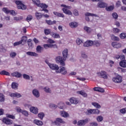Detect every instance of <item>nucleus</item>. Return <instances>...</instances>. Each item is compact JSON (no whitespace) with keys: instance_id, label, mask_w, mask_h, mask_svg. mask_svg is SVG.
Segmentation results:
<instances>
[{"instance_id":"nucleus-1","label":"nucleus","mask_w":126,"mask_h":126,"mask_svg":"<svg viewBox=\"0 0 126 126\" xmlns=\"http://www.w3.org/2000/svg\"><path fill=\"white\" fill-rule=\"evenodd\" d=\"M63 57L62 56H58L56 58V62L58 63H60L61 65L64 66L65 63L64 61H66L67 59V56H68V50L65 49L62 52Z\"/></svg>"},{"instance_id":"nucleus-2","label":"nucleus","mask_w":126,"mask_h":126,"mask_svg":"<svg viewBox=\"0 0 126 126\" xmlns=\"http://www.w3.org/2000/svg\"><path fill=\"white\" fill-rule=\"evenodd\" d=\"M50 68L52 70H55L57 73H62V74H66V70L64 67H59V66L56 64H51Z\"/></svg>"},{"instance_id":"nucleus-3","label":"nucleus","mask_w":126,"mask_h":126,"mask_svg":"<svg viewBox=\"0 0 126 126\" xmlns=\"http://www.w3.org/2000/svg\"><path fill=\"white\" fill-rule=\"evenodd\" d=\"M15 3L17 5L18 9H22L23 10L26 9V5L23 3L22 1L16 0Z\"/></svg>"},{"instance_id":"nucleus-4","label":"nucleus","mask_w":126,"mask_h":126,"mask_svg":"<svg viewBox=\"0 0 126 126\" xmlns=\"http://www.w3.org/2000/svg\"><path fill=\"white\" fill-rule=\"evenodd\" d=\"M97 74L98 76H101L104 79H107L108 78V75H107V72L105 71H101L100 72H97Z\"/></svg>"},{"instance_id":"nucleus-5","label":"nucleus","mask_w":126,"mask_h":126,"mask_svg":"<svg viewBox=\"0 0 126 126\" xmlns=\"http://www.w3.org/2000/svg\"><path fill=\"white\" fill-rule=\"evenodd\" d=\"M93 46V41L91 40H87L83 44V47L86 48H89V47H92Z\"/></svg>"},{"instance_id":"nucleus-6","label":"nucleus","mask_w":126,"mask_h":126,"mask_svg":"<svg viewBox=\"0 0 126 126\" xmlns=\"http://www.w3.org/2000/svg\"><path fill=\"white\" fill-rule=\"evenodd\" d=\"M112 80L116 83H121L122 81V77L121 76H117V77H114Z\"/></svg>"},{"instance_id":"nucleus-7","label":"nucleus","mask_w":126,"mask_h":126,"mask_svg":"<svg viewBox=\"0 0 126 126\" xmlns=\"http://www.w3.org/2000/svg\"><path fill=\"white\" fill-rule=\"evenodd\" d=\"M114 59H116V60H121V61H126V56L124 54H122L121 55H116L114 57Z\"/></svg>"},{"instance_id":"nucleus-8","label":"nucleus","mask_w":126,"mask_h":126,"mask_svg":"<svg viewBox=\"0 0 126 126\" xmlns=\"http://www.w3.org/2000/svg\"><path fill=\"white\" fill-rule=\"evenodd\" d=\"M88 123V119H84V120H81L78 122L77 123V126H85L86 124Z\"/></svg>"},{"instance_id":"nucleus-9","label":"nucleus","mask_w":126,"mask_h":126,"mask_svg":"<svg viewBox=\"0 0 126 126\" xmlns=\"http://www.w3.org/2000/svg\"><path fill=\"white\" fill-rule=\"evenodd\" d=\"M85 16L86 21H90V19H89V17L88 16H95V17H97V15L93 13H90L89 12L86 13Z\"/></svg>"},{"instance_id":"nucleus-10","label":"nucleus","mask_w":126,"mask_h":126,"mask_svg":"<svg viewBox=\"0 0 126 126\" xmlns=\"http://www.w3.org/2000/svg\"><path fill=\"white\" fill-rule=\"evenodd\" d=\"M97 5L98 7H100V8H105V7H107L108 4L103 1H99Z\"/></svg>"},{"instance_id":"nucleus-11","label":"nucleus","mask_w":126,"mask_h":126,"mask_svg":"<svg viewBox=\"0 0 126 126\" xmlns=\"http://www.w3.org/2000/svg\"><path fill=\"white\" fill-rule=\"evenodd\" d=\"M3 123L6 125H12V120L9 119L8 118H4L2 120Z\"/></svg>"},{"instance_id":"nucleus-12","label":"nucleus","mask_w":126,"mask_h":126,"mask_svg":"<svg viewBox=\"0 0 126 126\" xmlns=\"http://www.w3.org/2000/svg\"><path fill=\"white\" fill-rule=\"evenodd\" d=\"M32 94L36 98H39V97H40V93H39V91L37 89L32 90Z\"/></svg>"},{"instance_id":"nucleus-13","label":"nucleus","mask_w":126,"mask_h":126,"mask_svg":"<svg viewBox=\"0 0 126 126\" xmlns=\"http://www.w3.org/2000/svg\"><path fill=\"white\" fill-rule=\"evenodd\" d=\"M30 112L37 115L38 114V108L36 107H31L30 109Z\"/></svg>"},{"instance_id":"nucleus-14","label":"nucleus","mask_w":126,"mask_h":126,"mask_svg":"<svg viewBox=\"0 0 126 126\" xmlns=\"http://www.w3.org/2000/svg\"><path fill=\"white\" fill-rule=\"evenodd\" d=\"M61 116L63 117V118H69V114L64 111H60Z\"/></svg>"},{"instance_id":"nucleus-15","label":"nucleus","mask_w":126,"mask_h":126,"mask_svg":"<svg viewBox=\"0 0 126 126\" xmlns=\"http://www.w3.org/2000/svg\"><path fill=\"white\" fill-rule=\"evenodd\" d=\"M112 46H113L114 48H116V49H119V48H121L122 47V44L117 42H113L112 43Z\"/></svg>"},{"instance_id":"nucleus-16","label":"nucleus","mask_w":126,"mask_h":126,"mask_svg":"<svg viewBox=\"0 0 126 126\" xmlns=\"http://www.w3.org/2000/svg\"><path fill=\"white\" fill-rule=\"evenodd\" d=\"M27 56H30L31 57H38V54L35 52H33L31 51H29L26 53Z\"/></svg>"},{"instance_id":"nucleus-17","label":"nucleus","mask_w":126,"mask_h":126,"mask_svg":"<svg viewBox=\"0 0 126 126\" xmlns=\"http://www.w3.org/2000/svg\"><path fill=\"white\" fill-rule=\"evenodd\" d=\"M62 10L65 14H67L68 15H72V12L70 11V10L65 9V8H63Z\"/></svg>"},{"instance_id":"nucleus-18","label":"nucleus","mask_w":126,"mask_h":126,"mask_svg":"<svg viewBox=\"0 0 126 126\" xmlns=\"http://www.w3.org/2000/svg\"><path fill=\"white\" fill-rule=\"evenodd\" d=\"M77 94H80V95H81L83 96V97H84L85 98H87V94L84 92V91H79L77 92Z\"/></svg>"},{"instance_id":"nucleus-19","label":"nucleus","mask_w":126,"mask_h":126,"mask_svg":"<svg viewBox=\"0 0 126 126\" xmlns=\"http://www.w3.org/2000/svg\"><path fill=\"white\" fill-rule=\"evenodd\" d=\"M53 14L54 15H56V16H57L58 17H62V18H63L64 17V14L63 13H59L58 12H53Z\"/></svg>"},{"instance_id":"nucleus-20","label":"nucleus","mask_w":126,"mask_h":126,"mask_svg":"<svg viewBox=\"0 0 126 126\" xmlns=\"http://www.w3.org/2000/svg\"><path fill=\"white\" fill-rule=\"evenodd\" d=\"M70 103H71V104H75V105H76V104H78V100H77V99L74 98V97H72L69 100Z\"/></svg>"},{"instance_id":"nucleus-21","label":"nucleus","mask_w":126,"mask_h":126,"mask_svg":"<svg viewBox=\"0 0 126 126\" xmlns=\"http://www.w3.org/2000/svg\"><path fill=\"white\" fill-rule=\"evenodd\" d=\"M58 123H60L61 124H65V122L63 120L62 118H57L55 121V124L56 125H59Z\"/></svg>"},{"instance_id":"nucleus-22","label":"nucleus","mask_w":126,"mask_h":126,"mask_svg":"<svg viewBox=\"0 0 126 126\" xmlns=\"http://www.w3.org/2000/svg\"><path fill=\"white\" fill-rule=\"evenodd\" d=\"M12 76H14L15 77H17L18 78H19L21 77V76L22 74L21 73L18 72H15L12 73Z\"/></svg>"},{"instance_id":"nucleus-23","label":"nucleus","mask_w":126,"mask_h":126,"mask_svg":"<svg viewBox=\"0 0 126 126\" xmlns=\"http://www.w3.org/2000/svg\"><path fill=\"white\" fill-rule=\"evenodd\" d=\"M27 44L29 49H32L33 48V43H32V39H29L27 41Z\"/></svg>"},{"instance_id":"nucleus-24","label":"nucleus","mask_w":126,"mask_h":126,"mask_svg":"<svg viewBox=\"0 0 126 126\" xmlns=\"http://www.w3.org/2000/svg\"><path fill=\"white\" fill-rule=\"evenodd\" d=\"M84 30L87 33H91L92 32V29H91L90 27H87V26H85L84 27Z\"/></svg>"},{"instance_id":"nucleus-25","label":"nucleus","mask_w":126,"mask_h":126,"mask_svg":"<svg viewBox=\"0 0 126 126\" xmlns=\"http://www.w3.org/2000/svg\"><path fill=\"white\" fill-rule=\"evenodd\" d=\"M33 123L37 126H43V122L40 120H35Z\"/></svg>"},{"instance_id":"nucleus-26","label":"nucleus","mask_w":126,"mask_h":126,"mask_svg":"<svg viewBox=\"0 0 126 126\" xmlns=\"http://www.w3.org/2000/svg\"><path fill=\"white\" fill-rule=\"evenodd\" d=\"M45 21H46L47 24H48V25H53L56 24L57 23V21H52L51 20H46Z\"/></svg>"},{"instance_id":"nucleus-27","label":"nucleus","mask_w":126,"mask_h":126,"mask_svg":"<svg viewBox=\"0 0 126 126\" xmlns=\"http://www.w3.org/2000/svg\"><path fill=\"white\" fill-rule=\"evenodd\" d=\"M58 108L61 109V110H63L64 109V103L63 102H60L58 105Z\"/></svg>"},{"instance_id":"nucleus-28","label":"nucleus","mask_w":126,"mask_h":126,"mask_svg":"<svg viewBox=\"0 0 126 126\" xmlns=\"http://www.w3.org/2000/svg\"><path fill=\"white\" fill-rule=\"evenodd\" d=\"M35 16L37 19H41L42 17H43V14L39 13V12H36L35 13Z\"/></svg>"},{"instance_id":"nucleus-29","label":"nucleus","mask_w":126,"mask_h":126,"mask_svg":"<svg viewBox=\"0 0 126 126\" xmlns=\"http://www.w3.org/2000/svg\"><path fill=\"white\" fill-rule=\"evenodd\" d=\"M69 26L71 28H76L78 26L77 23L75 22H72L69 24Z\"/></svg>"},{"instance_id":"nucleus-30","label":"nucleus","mask_w":126,"mask_h":126,"mask_svg":"<svg viewBox=\"0 0 126 126\" xmlns=\"http://www.w3.org/2000/svg\"><path fill=\"white\" fill-rule=\"evenodd\" d=\"M120 65L122 67H126V60L121 61L120 62Z\"/></svg>"},{"instance_id":"nucleus-31","label":"nucleus","mask_w":126,"mask_h":126,"mask_svg":"<svg viewBox=\"0 0 126 126\" xmlns=\"http://www.w3.org/2000/svg\"><path fill=\"white\" fill-rule=\"evenodd\" d=\"M93 45H94V46L99 47L100 46H101V42L98 40L94 41Z\"/></svg>"},{"instance_id":"nucleus-32","label":"nucleus","mask_w":126,"mask_h":126,"mask_svg":"<svg viewBox=\"0 0 126 126\" xmlns=\"http://www.w3.org/2000/svg\"><path fill=\"white\" fill-rule=\"evenodd\" d=\"M0 74H1V75H10V73L5 70H2V71L0 72Z\"/></svg>"},{"instance_id":"nucleus-33","label":"nucleus","mask_w":126,"mask_h":126,"mask_svg":"<svg viewBox=\"0 0 126 126\" xmlns=\"http://www.w3.org/2000/svg\"><path fill=\"white\" fill-rule=\"evenodd\" d=\"M43 50V47L40 45H38L36 47V50L37 53H42V50Z\"/></svg>"},{"instance_id":"nucleus-34","label":"nucleus","mask_w":126,"mask_h":126,"mask_svg":"<svg viewBox=\"0 0 126 126\" xmlns=\"http://www.w3.org/2000/svg\"><path fill=\"white\" fill-rule=\"evenodd\" d=\"M111 40H113V41H120V38L118 36H115L114 34H112L111 35Z\"/></svg>"},{"instance_id":"nucleus-35","label":"nucleus","mask_w":126,"mask_h":126,"mask_svg":"<svg viewBox=\"0 0 126 126\" xmlns=\"http://www.w3.org/2000/svg\"><path fill=\"white\" fill-rule=\"evenodd\" d=\"M28 37L26 36H23L21 38V40H20V42H21V43H26V41H27Z\"/></svg>"},{"instance_id":"nucleus-36","label":"nucleus","mask_w":126,"mask_h":126,"mask_svg":"<svg viewBox=\"0 0 126 126\" xmlns=\"http://www.w3.org/2000/svg\"><path fill=\"white\" fill-rule=\"evenodd\" d=\"M92 105H93V106H94V107L97 108V109H100V108H101V105H100V104H98L97 102H92Z\"/></svg>"},{"instance_id":"nucleus-37","label":"nucleus","mask_w":126,"mask_h":126,"mask_svg":"<svg viewBox=\"0 0 126 126\" xmlns=\"http://www.w3.org/2000/svg\"><path fill=\"white\" fill-rule=\"evenodd\" d=\"M38 7H41V8H43V9H45L48 8V6L46 4L41 3L38 5Z\"/></svg>"},{"instance_id":"nucleus-38","label":"nucleus","mask_w":126,"mask_h":126,"mask_svg":"<svg viewBox=\"0 0 126 126\" xmlns=\"http://www.w3.org/2000/svg\"><path fill=\"white\" fill-rule=\"evenodd\" d=\"M38 117L39 118V119H40V120H43L44 117H45V114H44L43 112H40L38 113Z\"/></svg>"},{"instance_id":"nucleus-39","label":"nucleus","mask_w":126,"mask_h":126,"mask_svg":"<svg viewBox=\"0 0 126 126\" xmlns=\"http://www.w3.org/2000/svg\"><path fill=\"white\" fill-rule=\"evenodd\" d=\"M44 90L46 93H52V91H51V89H50L48 87H46L44 88Z\"/></svg>"},{"instance_id":"nucleus-40","label":"nucleus","mask_w":126,"mask_h":126,"mask_svg":"<svg viewBox=\"0 0 126 126\" xmlns=\"http://www.w3.org/2000/svg\"><path fill=\"white\" fill-rule=\"evenodd\" d=\"M32 1L35 5H37V6H38L41 3L40 0H32Z\"/></svg>"},{"instance_id":"nucleus-41","label":"nucleus","mask_w":126,"mask_h":126,"mask_svg":"<svg viewBox=\"0 0 126 126\" xmlns=\"http://www.w3.org/2000/svg\"><path fill=\"white\" fill-rule=\"evenodd\" d=\"M81 55L82 58H83V59H87V58L88 57V56H87L86 53L83 51L81 52Z\"/></svg>"},{"instance_id":"nucleus-42","label":"nucleus","mask_w":126,"mask_h":126,"mask_svg":"<svg viewBox=\"0 0 126 126\" xmlns=\"http://www.w3.org/2000/svg\"><path fill=\"white\" fill-rule=\"evenodd\" d=\"M104 120V118L102 117V116H99L96 117V121L99 123L102 122Z\"/></svg>"},{"instance_id":"nucleus-43","label":"nucleus","mask_w":126,"mask_h":126,"mask_svg":"<svg viewBox=\"0 0 126 126\" xmlns=\"http://www.w3.org/2000/svg\"><path fill=\"white\" fill-rule=\"evenodd\" d=\"M4 95L3 94L0 93V102H4Z\"/></svg>"},{"instance_id":"nucleus-44","label":"nucleus","mask_w":126,"mask_h":126,"mask_svg":"<svg viewBox=\"0 0 126 126\" xmlns=\"http://www.w3.org/2000/svg\"><path fill=\"white\" fill-rule=\"evenodd\" d=\"M23 76L24 79H26L27 80H30V76H29V75H27L26 74H24L23 75Z\"/></svg>"},{"instance_id":"nucleus-45","label":"nucleus","mask_w":126,"mask_h":126,"mask_svg":"<svg viewBox=\"0 0 126 126\" xmlns=\"http://www.w3.org/2000/svg\"><path fill=\"white\" fill-rule=\"evenodd\" d=\"M97 115L98 114H100V111L97 109H93V114Z\"/></svg>"},{"instance_id":"nucleus-46","label":"nucleus","mask_w":126,"mask_h":126,"mask_svg":"<svg viewBox=\"0 0 126 126\" xmlns=\"http://www.w3.org/2000/svg\"><path fill=\"white\" fill-rule=\"evenodd\" d=\"M18 87V84H17L16 83L13 82L12 83V88H13V89H16Z\"/></svg>"},{"instance_id":"nucleus-47","label":"nucleus","mask_w":126,"mask_h":126,"mask_svg":"<svg viewBox=\"0 0 126 126\" xmlns=\"http://www.w3.org/2000/svg\"><path fill=\"white\" fill-rule=\"evenodd\" d=\"M113 9H114V6H108V7H107L106 8V10L107 11H112V10H113Z\"/></svg>"},{"instance_id":"nucleus-48","label":"nucleus","mask_w":126,"mask_h":126,"mask_svg":"<svg viewBox=\"0 0 126 126\" xmlns=\"http://www.w3.org/2000/svg\"><path fill=\"white\" fill-rule=\"evenodd\" d=\"M21 113L23 114V115H24V116L25 117H28V111H26V110H22Z\"/></svg>"},{"instance_id":"nucleus-49","label":"nucleus","mask_w":126,"mask_h":126,"mask_svg":"<svg viewBox=\"0 0 126 126\" xmlns=\"http://www.w3.org/2000/svg\"><path fill=\"white\" fill-rule=\"evenodd\" d=\"M16 53L12 52L10 54V57H11V58H15V57H16Z\"/></svg>"},{"instance_id":"nucleus-50","label":"nucleus","mask_w":126,"mask_h":126,"mask_svg":"<svg viewBox=\"0 0 126 126\" xmlns=\"http://www.w3.org/2000/svg\"><path fill=\"white\" fill-rule=\"evenodd\" d=\"M33 19V17L31 15H29L27 17V21L29 22V21H31L32 19Z\"/></svg>"},{"instance_id":"nucleus-51","label":"nucleus","mask_w":126,"mask_h":126,"mask_svg":"<svg viewBox=\"0 0 126 126\" xmlns=\"http://www.w3.org/2000/svg\"><path fill=\"white\" fill-rule=\"evenodd\" d=\"M73 13L75 16H78L79 15V13H78V11L76 9H75L73 11Z\"/></svg>"},{"instance_id":"nucleus-52","label":"nucleus","mask_w":126,"mask_h":126,"mask_svg":"<svg viewBox=\"0 0 126 126\" xmlns=\"http://www.w3.org/2000/svg\"><path fill=\"white\" fill-rule=\"evenodd\" d=\"M2 11L5 13H6V14H8L9 13V10L7 9V8H3Z\"/></svg>"},{"instance_id":"nucleus-53","label":"nucleus","mask_w":126,"mask_h":126,"mask_svg":"<svg viewBox=\"0 0 126 126\" xmlns=\"http://www.w3.org/2000/svg\"><path fill=\"white\" fill-rule=\"evenodd\" d=\"M90 126H98V123L96 122H93L90 123Z\"/></svg>"},{"instance_id":"nucleus-54","label":"nucleus","mask_w":126,"mask_h":126,"mask_svg":"<svg viewBox=\"0 0 126 126\" xmlns=\"http://www.w3.org/2000/svg\"><path fill=\"white\" fill-rule=\"evenodd\" d=\"M44 33L45 35H49V34H51V30H44Z\"/></svg>"},{"instance_id":"nucleus-55","label":"nucleus","mask_w":126,"mask_h":126,"mask_svg":"<svg viewBox=\"0 0 126 126\" xmlns=\"http://www.w3.org/2000/svg\"><path fill=\"white\" fill-rule=\"evenodd\" d=\"M112 16L114 19H118V15L117 13H113L112 14Z\"/></svg>"},{"instance_id":"nucleus-56","label":"nucleus","mask_w":126,"mask_h":126,"mask_svg":"<svg viewBox=\"0 0 126 126\" xmlns=\"http://www.w3.org/2000/svg\"><path fill=\"white\" fill-rule=\"evenodd\" d=\"M7 118H9V119H12V120H14L15 119V116L14 115H11L10 114H7L6 115Z\"/></svg>"},{"instance_id":"nucleus-57","label":"nucleus","mask_w":126,"mask_h":126,"mask_svg":"<svg viewBox=\"0 0 126 126\" xmlns=\"http://www.w3.org/2000/svg\"><path fill=\"white\" fill-rule=\"evenodd\" d=\"M120 113H121V114H126V108H122V109L120 110Z\"/></svg>"},{"instance_id":"nucleus-58","label":"nucleus","mask_w":126,"mask_h":126,"mask_svg":"<svg viewBox=\"0 0 126 126\" xmlns=\"http://www.w3.org/2000/svg\"><path fill=\"white\" fill-rule=\"evenodd\" d=\"M120 37L121 39H125L126 37V33H122L120 34Z\"/></svg>"},{"instance_id":"nucleus-59","label":"nucleus","mask_w":126,"mask_h":126,"mask_svg":"<svg viewBox=\"0 0 126 126\" xmlns=\"http://www.w3.org/2000/svg\"><path fill=\"white\" fill-rule=\"evenodd\" d=\"M16 110L17 112H18V113H22L23 111L22 109H21V108H20V107H16Z\"/></svg>"},{"instance_id":"nucleus-60","label":"nucleus","mask_w":126,"mask_h":126,"mask_svg":"<svg viewBox=\"0 0 126 126\" xmlns=\"http://www.w3.org/2000/svg\"><path fill=\"white\" fill-rule=\"evenodd\" d=\"M113 31L114 33H119V32H120V29L114 28L113 29Z\"/></svg>"},{"instance_id":"nucleus-61","label":"nucleus","mask_w":126,"mask_h":126,"mask_svg":"<svg viewBox=\"0 0 126 126\" xmlns=\"http://www.w3.org/2000/svg\"><path fill=\"white\" fill-rule=\"evenodd\" d=\"M82 43V40L79 38L77 39L76 43L77 45H80Z\"/></svg>"},{"instance_id":"nucleus-62","label":"nucleus","mask_w":126,"mask_h":126,"mask_svg":"<svg viewBox=\"0 0 126 126\" xmlns=\"http://www.w3.org/2000/svg\"><path fill=\"white\" fill-rule=\"evenodd\" d=\"M48 42L49 43V44H55V43H56V42L52 39H49L48 40Z\"/></svg>"},{"instance_id":"nucleus-63","label":"nucleus","mask_w":126,"mask_h":126,"mask_svg":"<svg viewBox=\"0 0 126 126\" xmlns=\"http://www.w3.org/2000/svg\"><path fill=\"white\" fill-rule=\"evenodd\" d=\"M21 44H22L21 41H19L16 42L14 43V46L15 47V46H18Z\"/></svg>"},{"instance_id":"nucleus-64","label":"nucleus","mask_w":126,"mask_h":126,"mask_svg":"<svg viewBox=\"0 0 126 126\" xmlns=\"http://www.w3.org/2000/svg\"><path fill=\"white\" fill-rule=\"evenodd\" d=\"M50 48H53V49H58V46L56 44H50Z\"/></svg>"}]
</instances>
